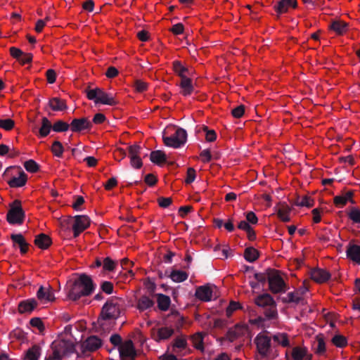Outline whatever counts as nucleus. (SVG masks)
<instances>
[{
	"label": "nucleus",
	"mask_w": 360,
	"mask_h": 360,
	"mask_svg": "<svg viewBox=\"0 0 360 360\" xmlns=\"http://www.w3.org/2000/svg\"><path fill=\"white\" fill-rule=\"evenodd\" d=\"M94 290V284L91 278L86 275H81L74 284L68 293V297L72 300H77L82 296L89 295Z\"/></svg>",
	"instance_id": "f257e3e1"
},
{
	"label": "nucleus",
	"mask_w": 360,
	"mask_h": 360,
	"mask_svg": "<svg viewBox=\"0 0 360 360\" xmlns=\"http://www.w3.org/2000/svg\"><path fill=\"white\" fill-rule=\"evenodd\" d=\"M122 300L118 297H112L108 301L102 308L98 322L103 325V321L106 320H114L119 317L120 314Z\"/></svg>",
	"instance_id": "f03ea898"
},
{
	"label": "nucleus",
	"mask_w": 360,
	"mask_h": 360,
	"mask_svg": "<svg viewBox=\"0 0 360 360\" xmlns=\"http://www.w3.org/2000/svg\"><path fill=\"white\" fill-rule=\"evenodd\" d=\"M86 96L89 100H94L96 103H102L109 105H115L117 103L115 97L110 96L100 88L87 89Z\"/></svg>",
	"instance_id": "7ed1b4c3"
},
{
	"label": "nucleus",
	"mask_w": 360,
	"mask_h": 360,
	"mask_svg": "<svg viewBox=\"0 0 360 360\" xmlns=\"http://www.w3.org/2000/svg\"><path fill=\"white\" fill-rule=\"evenodd\" d=\"M25 218V212L21 205V202L15 200L10 205V209L7 213L6 219L11 224H21Z\"/></svg>",
	"instance_id": "20e7f679"
},
{
	"label": "nucleus",
	"mask_w": 360,
	"mask_h": 360,
	"mask_svg": "<svg viewBox=\"0 0 360 360\" xmlns=\"http://www.w3.org/2000/svg\"><path fill=\"white\" fill-rule=\"evenodd\" d=\"M72 221H73L72 230L75 238L77 237L90 226V219L86 215H77L74 217H69L65 220L67 224H70Z\"/></svg>",
	"instance_id": "39448f33"
},
{
	"label": "nucleus",
	"mask_w": 360,
	"mask_h": 360,
	"mask_svg": "<svg viewBox=\"0 0 360 360\" xmlns=\"http://www.w3.org/2000/svg\"><path fill=\"white\" fill-rule=\"evenodd\" d=\"M267 278L269 289L273 293H278L284 290L285 284L280 276L278 271L269 269L267 271Z\"/></svg>",
	"instance_id": "423d86ee"
},
{
	"label": "nucleus",
	"mask_w": 360,
	"mask_h": 360,
	"mask_svg": "<svg viewBox=\"0 0 360 360\" xmlns=\"http://www.w3.org/2000/svg\"><path fill=\"white\" fill-rule=\"evenodd\" d=\"M68 344L64 340L55 341L51 347V353L45 360H62L68 353Z\"/></svg>",
	"instance_id": "0eeeda50"
},
{
	"label": "nucleus",
	"mask_w": 360,
	"mask_h": 360,
	"mask_svg": "<svg viewBox=\"0 0 360 360\" xmlns=\"http://www.w3.org/2000/svg\"><path fill=\"white\" fill-rule=\"evenodd\" d=\"M259 355L264 358L269 356L271 352V338L262 333L257 335L255 340Z\"/></svg>",
	"instance_id": "6e6552de"
},
{
	"label": "nucleus",
	"mask_w": 360,
	"mask_h": 360,
	"mask_svg": "<svg viewBox=\"0 0 360 360\" xmlns=\"http://www.w3.org/2000/svg\"><path fill=\"white\" fill-rule=\"evenodd\" d=\"M186 138L187 134L186 131L179 128L173 136L163 137V141L167 146L179 148L186 142Z\"/></svg>",
	"instance_id": "1a4fd4ad"
},
{
	"label": "nucleus",
	"mask_w": 360,
	"mask_h": 360,
	"mask_svg": "<svg viewBox=\"0 0 360 360\" xmlns=\"http://www.w3.org/2000/svg\"><path fill=\"white\" fill-rule=\"evenodd\" d=\"M122 360H134L136 353L131 340H127L119 348Z\"/></svg>",
	"instance_id": "9d476101"
},
{
	"label": "nucleus",
	"mask_w": 360,
	"mask_h": 360,
	"mask_svg": "<svg viewBox=\"0 0 360 360\" xmlns=\"http://www.w3.org/2000/svg\"><path fill=\"white\" fill-rule=\"evenodd\" d=\"M248 333V328L247 326L237 324L233 328H231L228 330L225 338L230 342H233L245 335Z\"/></svg>",
	"instance_id": "9b49d317"
},
{
	"label": "nucleus",
	"mask_w": 360,
	"mask_h": 360,
	"mask_svg": "<svg viewBox=\"0 0 360 360\" xmlns=\"http://www.w3.org/2000/svg\"><path fill=\"white\" fill-rule=\"evenodd\" d=\"M102 345V340L96 335H92L86 338L82 343V350L83 352H94L99 349Z\"/></svg>",
	"instance_id": "f8f14e48"
},
{
	"label": "nucleus",
	"mask_w": 360,
	"mask_h": 360,
	"mask_svg": "<svg viewBox=\"0 0 360 360\" xmlns=\"http://www.w3.org/2000/svg\"><path fill=\"white\" fill-rule=\"evenodd\" d=\"M37 297L42 303L53 302L56 300L53 289L50 286H40L37 292Z\"/></svg>",
	"instance_id": "ddd939ff"
},
{
	"label": "nucleus",
	"mask_w": 360,
	"mask_h": 360,
	"mask_svg": "<svg viewBox=\"0 0 360 360\" xmlns=\"http://www.w3.org/2000/svg\"><path fill=\"white\" fill-rule=\"evenodd\" d=\"M307 288L304 287L297 290L292 292H289L284 301L289 303H295L296 304L304 303V293L307 292Z\"/></svg>",
	"instance_id": "4468645a"
},
{
	"label": "nucleus",
	"mask_w": 360,
	"mask_h": 360,
	"mask_svg": "<svg viewBox=\"0 0 360 360\" xmlns=\"http://www.w3.org/2000/svg\"><path fill=\"white\" fill-rule=\"evenodd\" d=\"M311 278L318 283H323L326 282L330 278V273L322 269H314L311 271Z\"/></svg>",
	"instance_id": "2eb2a0df"
},
{
	"label": "nucleus",
	"mask_w": 360,
	"mask_h": 360,
	"mask_svg": "<svg viewBox=\"0 0 360 360\" xmlns=\"http://www.w3.org/2000/svg\"><path fill=\"white\" fill-rule=\"evenodd\" d=\"M276 209L277 211V215L281 221L287 222L290 220L289 214L292 209L287 203L279 202L276 206Z\"/></svg>",
	"instance_id": "dca6fc26"
},
{
	"label": "nucleus",
	"mask_w": 360,
	"mask_h": 360,
	"mask_svg": "<svg viewBox=\"0 0 360 360\" xmlns=\"http://www.w3.org/2000/svg\"><path fill=\"white\" fill-rule=\"evenodd\" d=\"M91 126V122L86 117L74 119L70 124L71 130L74 132H78L86 129H89Z\"/></svg>",
	"instance_id": "f3484780"
},
{
	"label": "nucleus",
	"mask_w": 360,
	"mask_h": 360,
	"mask_svg": "<svg viewBox=\"0 0 360 360\" xmlns=\"http://www.w3.org/2000/svg\"><path fill=\"white\" fill-rule=\"evenodd\" d=\"M195 297L201 301L208 302L212 297V290L209 285L198 287L195 290Z\"/></svg>",
	"instance_id": "a211bd4d"
},
{
	"label": "nucleus",
	"mask_w": 360,
	"mask_h": 360,
	"mask_svg": "<svg viewBox=\"0 0 360 360\" xmlns=\"http://www.w3.org/2000/svg\"><path fill=\"white\" fill-rule=\"evenodd\" d=\"M353 195V191H349L342 195L335 196L333 199V202L336 206L339 207H343L348 201H350L352 203H354L352 199Z\"/></svg>",
	"instance_id": "6ab92c4d"
},
{
	"label": "nucleus",
	"mask_w": 360,
	"mask_h": 360,
	"mask_svg": "<svg viewBox=\"0 0 360 360\" xmlns=\"http://www.w3.org/2000/svg\"><path fill=\"white\" fill-rule=\"evenodd\" d=\"M51 238L45 233H40L35 237L34 244L39 248L46 250L51 245Z\"/></svg>",
	"instance_id": "aec40b11"
},
{
	"label": "nucleus",
	"mask_w": 360,
	"mask_h": 360,
	"mask_svg": "<svg viewBox=\"0 0 360 360\" xmlns=\"http://www.w3.org/2000/svg\"><path fill=\"white\" fill-rule=\"evenodd\" d=\"M37 302L34 299L22 301L18 304V311L20 314L31 312L37 307Z\"/></svg>",
	"instance_id": "412c9836"
},
{
	"label": "nucleus",
	"mask_w": 360,
	"mask_h": 360,
	"mask_svg": "<svg viewBox=\"0 0 360 360\" xmlns=\"http://www.w3.org/2000/svg\"><path fill=\"white\" fill-rule=\"evenodd\" d=\"M179 86L181 88V94L184 96L190 95L193 91L192 80L188 77H182Z\"/></svg>",
	"instance_id": "4be33fe9"
},
{
	"label": "nucleus",
	"mask_w": 360,
	"mask_h": 360,
	"mask_svg": "<svg viewBox=\"0 0 360 360\" xmlns=\"http://www.w3.org/2000/svg\"><path fill=\"white\" fill-rule=\"evenodd\" d=\"M313 348L314 352L318 355H323L326 352V343L322 334L316 335L313 344Z\"/></svg>",
	"instance_id": "5701e85b"
},
{
	"label": "nucleus",
	"mask_w": 360,
	"mask_h": 360,
	"mask_svg": "<svg viewBox=\"0 0 360 360\" xmlns=\"http://www.w3.org/2000/svg\"><path fill=\"white\" fill-rule=\"evenodd\" d=\"M172 352L177 353L187 347V341L184 335L176 337L172 343Z\"/></svg>",
	"instance_id": "b1692460"
},
{
	"label": "nucleus",
	"mask_w": 360,
	"mask_h": 360,
	"mask_svg": "<svg viewBox=\"0 0 360 360\" xmlns=\"http://www.w3.org/2000/svg\"><path fill=\"white\" fill-rule=\"evenodd\" d=\"M297 3L296 0H281L278 3L276 10L278 13H286L290 7L296 8Z\"/></svg>",
	"instance_id": "393cba45"
},
{
	"label": "nucleus",
	"mask_w": 360,
	"mask_h": 360,
	"mask_svg": "<svg viewBox=\"0 0 360 360\" xmlns=\"http://www.w3.org/2000/svg\"><path fill=\"white\" fill-rule=\"evenodd\" d=\"M27 181V176L24 172H20L18 177H13L8 181L11 188L22 187L25 185Z\"/></svg>",
	"instance_id": "a878e982"
},
{
	"label": "nucleus",
	"mask_w": 360,
	"mask_h": 360,
	"mask_svg": "<svg viewBox=\"0 0 360 360\" xmlns=\"http://www.w3.org/2000/svg\"><path fill=\"white\" fill-rule=\"evenodd\" d=\"M11 238L19 245L22 254H25L28 251L29 244L25 241L22 234H12Z\"/></svg>",
	"instance_id": "bb28decb"
},
{
	"label": "nucleus",
	"mask_w": 360,
	"mask_h": 360,
	"mask_svg": "<svg viewBox=\"0 0 360 360\" xmlns=\"http://www.w3.org/2000/svg\"><path fill=\"white\" fill-rule=\"evenodd\" d=\"M49 105L54 111L65 110L68 108L65 101L57 97L50 99Z\"/></svg>",
	"instance_id": "cd10ccee"
},
{
	"label": "nucleus",
	"mask_w": 360,
	"mask_h": 360,
	"mask_svg": "<svg viewBox=\"0 0 360 360\" xmlns=\"http://www.w3.org/2000/svg\"><path fill=\"white\" fill-rule=\"evenodd\" d=\"M255 302L257 305L259 307H266V306H271L274 305V300L272 298V297L269 294H264L262 295L258 296L255 300Z\"/></svg>",
	"instance_id": "c85d7f7f"
},
{
	"label": "nucleus",
	"mask_w": 360,
	"mask_h": 360,
	"mask_svg": "<svg viewBox=\"0 0 360 360\" xmlns=\"http://www.w3.org/2000/svg\"><path fill=\"white\" fill-rule=\"evenodd\" d=\"M348 257L352 261L360 264V246L356 245H351L347 250Z\"/></svg>",
	"instance_id": "c756f323"
},
{
	"label": "nucleus",
	"mask_w": 360,
	"mask_h": 360,
	"mask_svg": "<svg viewBox=\"0 0 360 360\" xmlns=\"http://www.w3.org/2000/svg\"><path fill=\"white\" fill-rule=\"evenodd\" d=\"M154 302L153 301L148 297V296H141L138 300H137V308L140 311H144L148 308H150L153 306Z\"/></svg>",
	"instance_id": "7c9ffc66"
},
{
	"label": "nucleus",
	"mask_w": 360,
	"mask_h": 360,
	"mask_svg": "<svg viewBox=\"0 0 360 360\" xmlns=\"http://www.w3.org/2000/svg\"><path fill=\"white\" fill-rule=\"evenodd\" d=\"M158 307L161 311H167L170 305V298L163 294L157 295Z\"/></svg>",
	"instance_id": "2f4dec72"
},
{
	"label": "nucleus",
	"mask_w": 360,
	"mask_h": 360,
	"mask_svg": "<svg viewBox=\"0 0 360 360\" xmlns=\"http://www.w3.org/2000/svg\"><path fill=\"white\" fill-rule=\"evenodd\" d=\"M314 201L311 197L308 195H303L302 197L298 196L297 198L295 205L300 207H311L314 206Z\"/></svg>",
	"instance_id": "473e14b6"
},
{
	"label": "nucleus",
	"mask_w": 360,
	"mask_h": 360,
	"mask_svg": "<svg viewBox=\"0 0 360 360\" xmlns=\"http://www.w3.org/2000/svg\"><path fill=\"white\" fill-rule=\"evenodd\" d=\"M244 257L247 261L253 262L258 259L259 251L252 247L247 248L244 252Z\"/></svg>",
	"instance_id": "72a5a7b5"
},
{
	"label": "nucleus",
	"mask_w": 360,
	"mask_h": 360,
	"mask_svg": "<svg viewBox=\"0 0 360 360\" xmlns=\"http://www.w3.org/2000/svg\"><path fill=\"white\" fill-rule=\"evenodd\" d=\"M273 340L278 345H281L283 347L290 346V341L286 333H278L274 335L273 336Z\"/></svg>",
	"instance_id": "f704fd0d"
},
{
	"label": "nucleus",
	"mask_w": 360,
	"mask_h": 360,
	"mask_svg": "<svg viewBox=\"0 0 360 360\" xmlns=\"http://www.w3.org/2000/svg\"><path fill=\"white\" fill-rule=\"evenodd\" d=\"M150 160L155 164L160 165L166 161V155L161 150L153 151L150 153Z\"/></svg>",
	"instance_id": "c9c22d12"
},
{
	"label": "nucleus",
	"mask_w": 360,
	"mask_h": 360,
	"mask_svg": "<svg viewBox=\"0 0 360 360\" xmlns=\"http://www.w3.org/2000/svg\"><path fill=\"white\" fill-rule=\"evenodd\" d=\"M39 356L40 347L37 345H34L27 351L25 360H38Z\"/></svg>",
	"instance_id": "e433bc0d"
},
{
	"label": "nucleus",
	"mask_w": 360,
	"mask_h": 360,
	"mask_svg": "<svg viewBox=\"0 0 360 360\" xmlns=\"http://www.w3.org/2000/svg\"><path fill=\"white\" fill-rule=\"evenodd\" d=\"M52 127L51 122L46 117L41 119V127L39 130V135L42 137L46 136Z\"/></svg>",
	"instance_id": "4c0bfd02"
},
{
	"label": "nucleus",
	"mask_w": 360,
	"mask_h": 360,
	"mask_svg": "<svg viewBox=\"0 0 360 360\" xmlns=\"http://www.w3.org/2000/svg\"><path fill=\"white\" fill-rule=\"evenodd\" d=\"M169 277L174 282H182L187 279L188 274L186 272L179 270H174L171 272Z\"/></svg>",
	"instance_id": "58836bf2"
},
{
	"label": "nucleus",
	"mask_w": 360,
	"mask_h": 360,
	"mask_svg": "<svg viewBox=\"0 0 360 360\" xmlns=\"http://www.w3.org/2000/svg\"><path fill=\"white\" fill-rule=\"evenodd\" d=\"M174 334V329L167 327L159 328L158 330V340H167Z\"/></svg>",
	"instance_id": "ea45409f"
},
{
	"label": "nucleus",
	"mask_w": 360,
	"mask_h": 360,
	"mask_svg": "<svg viewBox=\"0 0 360 360\" xmlns=\"http://www.w3.org/2000/svg\"><path fill=\"white\" fill-rule=\"evenodd\" d=\"M173 70L181 77V79H182V77H186V72H188V70L178 60L173 63Z\"/></svg>",
	"instance_id": "a19ab883"
},
{
	"label": "nucleus",
	"mask_w": 360,
	"mask_h": 360,
	"mask_svg": "<svg viewBox=\"0 0 360 360\" xmlns=\"http://www.w3.org/2000/svg\"><path fill=\"white\" fill-rule=\"evenodd\" d=\"M191 340L192 341V344L194 347H195L198 349L202 350L203 349V345H202V335L201 333H198L194 334L191 337Z\"/></svg>",
	"instance_id": "79ce46f5"
},
{
	"label": "nucleus",
	"mask_w": 360,
	"mask_h": 360,
	"mask_svg": "<svg viewBox=\"0 0 360 360\" xmlns=\"http://www.w3.org/2000/svg\"><path fill=\"white\" fill-rule=\"evenodd\" d=\"M307 354V350L304 348L296 347L292 350V357L294 360H302Z\"/></svg>",
	"instance_id": "37998d69"
},
{
	"label": "nucleus",
	"mask_w": 360,
	"mask_h": 360,
	"mask_svg": "<svg viewBox=\"0 0 360 360\" xmlns=\"http://www.w3.org/2000/svg\"><path fill=\"white\" fill-rule=\"evenodd\" d=\"M347 23L342 21H335L330 25V28L339 34H342L345 32Z\"/></svg>",
	"instance_id": "c03bdc74"
},
{
	"label": "nucleus",
	"mask_w": 360,
	"mask_h": 360,
	"mask_svg": "<svg viewBox=\"0 0 360 360\" xmlns=\"http://www.w3.org/2000/svg\"><path fill=\"white\" fill-rule=\"evenodd\" d=\"M52 153L57 157H61L63 153V146L60 141H56L51 146Z\"/></svg>",
	"instance_id": "a18cd8bd"
},
{
	"label": "nucleus",
	"mask_w": 360,
	"mask_h": 360,
	"mask_svg": "<svg viewBox=\"0 0 360 360\" xmlns=\"http://www.w3.org/2000/svg\"><path fill=\"white\" fill-rule=\"evenodd\" d=\"M69 127L70 124L61 120L57 121L52 126L53 131L57 132L66 131Z\"/></svg>",
	"instance_id": "49530a36"
},
{
	"label": "nucleus",
	"mask_w": 360,
	"mask_h": 360,
	"mask_svg": "<svg viewBox=\"0 0 360 360\" xmlns=\"http://www.w3.org/2000/svg\"><path fill=\"white\" fill-rule=\"evenodd\" d=\"M15 127V122L11 119L0 120V128L6 131H11Z\"/></svg>",
	"instance_id": "de8ad7c7"
},
{
	"label": "nucleus",
	"mask_w": 360,
	"mask_h": 360,
	"mask_svg": "<svg viewBox=\"0 0 360 360\" xmlns=\"http://www.w3.org/2000/svg\"><path fill=\"white\" fill-rule=\"evenodd\" d=\"M24 167L27 172L35 173L39 170V165L32 160L25 162Z\"/></svg>",
	"instance_id": "09e8293b"
},
{
	"label": "nucleus",
	"mask_w": 360,
	"mask_h": 360,
	"mask_svg": "<svg viewBox=\"0 0 360 360\" xmlns=\"http://www.w3.org/2000/svg\"><path fill=\"white\" fill-rule=\"evenodd\" d=\"M332 342L336 347H343L347 345V340L343 335H337L333 338Z\"/></svg>",
	"instance_id": "8fccbe9b"
},
{
	"label": "nucleus",
	"mask_w": 360,
	"mask_h": 360,
	"mask_svg": "<svg viewBox=\"0 0 360 360\" xmlns=\"http://www.w3.org/2000/svg\"><path fill=\"white\" fill-rule=\"evenodd\" d=\"M116 262L111 259L110 257L104 259L103 262V267L105 270L112 271L115 269Z\"/></svg>",
	"instance_id": "3c124183"
},
{
	"label": "nucleus",
	"mask_w": 360,
	"mask_h": 360,
	"mask_svg": "<svg viewBox=\"0 0 360 360\" xmlns=\"http://www.w3.org/2000/svg\"><path fill=\"white\" fill-rule=\"evenodd\" d=\"M141 148L138 145H133L129 147V155L130 160L139 158Z\"/></svg>",
	"instance_id": "603ef678"
},
{
	"label": "nucleus",
	"mask_w": 360,
	"mask_h": 360,
	"mask_svg": "<svg viewBox=\"0 0 360 360\" xmlns=\"http://www.w3.org/2000/svg\"><path fill=\"white\" fill-rule=\"evenodd\" d=\"M240 308V304L239 302L231 301L229 303V305L226 308V314L228 317L231 316L233 312Z\"/></svg>",
	"instance_id": "864d4df0"
},
{
	"label": "nucleus",
	"mask_w": 360,
	"mask_h": 360,
	"mask_svg": "<svg viewBox=\"0 0 360 360\" xmlns=\"http://www.w3.org/2000/svg\"><path fill=\"white\" fill-rule=\"evenodd\" d=\"M349 219L354 223H360V210L352 208L349 213Z\"/></svg>",
	"instance_id": "5fc2aeb1"
},
{
	"label": "nucleus",
	"mask_w": 360,
	"mask_h": 360,
	"mask_svg": "<svg viewBox=\"0 0 360 360\" xmlns=\"http://www.w3.org/2000/svg\"><path fill=\"white\" fill-rule=\"evenodd\" d=\"M245 112V106L240 105L231 110V114L235 118H240Z\"/></svg>",
	"instance_id": "6e6d98bb"
},
{
	"label": "nucleus",
	"mask_w": 360,
	"mask_h": 360,
	"mask_svg": "<svg viewBox=\"0 0 360 360\" xmlns=\"http://www.w3.org/2000/svg\"><path fill=\"white\" fill-rule=\"evenodd\" d=\"M264 314L269 319H276L277 317L276 304L274 303V305L269 306V308L265 311Z\"/></svg>",
	"instance_id": "4d7b16f0"
},
{
	"label": "nucleus",
	"mask_w": 360,
	"mask_h": 360,
	"mask_svg": "<svg viewBox=\"0 0 360 360\" xmlns=\"http://www.w3.org/2000/svg\"><path fill=\"white\" fill-rule=\"evenodd\" d=\"M30 325L39 329L40 332L44 330V326L42 321L39 318H33L30 320Z\"/></svg>",
	"instance_id": "13d9d810"
},
{
	"label": "nucleus",
	"mask_w": 360,
	"mask_h": 360,
	"mask_svg": "<svg viewBox=\"0 0 360 360\" xmlns=\"http://www.w3.org/2000/svg\"><path fill=\"white\" fill-rule=\"evenodd\" d=\"M134 86H135L136 91L137 92L141 93L147 89L148 84H147V83L144 82L142 80L137 79L134 82Z\"/></svg>",
	"instance_id": "bf43d9fd"
},
{
	"label": "nucleus",
	"mask_w": 360,
	"mask_h": 360,
	"mask_svg": "<svg viewBox=\"0 0 360 360\" xmlns=\"http://www.w3.org/2000/svg\"><path fill=\"white\" fill-rule=\"evenodd\" d=\"M172 202V199L171 198H158V202L160 207L165 208L169 207Z\"/></svg>",
	"instance_id": "052dcab7"
},
{
	"label": "nucleus",
	"mask_w": 360,
	"mask_h": 360,
	"mask_svg": "<svg viewBox=\"0 0 360 360\" xmlns=\"http://www.w3.org/2000/svg\"><path fill=\"white\" fill-rule=\"evenodd\" d=\"M195 178V171L193 168L189 167L187 169L186 179L185 180L186 184L192 183Z\"/></svg>",
	"instance_id": "680f3d73"
},
{
	"label": "nucleus",
	"mask_w": 360,
	"mask_h": 360,
	"mask_svg": "<svg viewBox=\"0 0 360 360\" xmlns=\"http://www.w3.org/2000/svg\"><path fill=\"white\" fill-rule=\"evenodd\" d=\"M49 20H50L49 17H46V18L44 20H37L35 27H34V30L37 33H40L43 30L44 27L46 25V21H49Z\"/></svg>",
	"instance_id": "e2e57ef3"
},
{
	"label": "nucleus",
	"mask_w": 360,
	"mask_h": 360,
	"mask_svg": "<svg viewBox=\"0 0 360 360\" xmlns=\"http://www.w3.org/2000/svg\"><path fill=\"white\" fill-rule=\"evenodd\" d=\"M46 76L47 82L49 84H53L56 82V73L55 70H53V69L48 70L46 71Z\"/></svg>",
	"instance_id": "0e129e2a"
},
{
	"label": "nucleus",
	"mask_w": 360,
	"mask_h": 360,
	"mask_svg": "<svg viewBox=\"0 0 360 360\" xmlns=\"http://www.w3.org/2000/svg\"><path fill=\"white\" fill-rule=\"evenodd\" d=\"M200 157L203 162H208L212 159V155L210 150L208 149L203 150L200 154Z\"/></svg>",
	"instance_id": "69168bd1"
},
{
	"label": "nucleus",
	"mask_w": 360,
	"mask_h": 360,
	"mask_svg": "<svg viewBox=\"0 0 360 360\" xmlns=\"http://www.w3.org/2000/svg\"><path fill=\"white\" fill-rule=\"evenodd\" d=\"M322 209L315 208L312 210L313 221L314 223H319L321 220V214L322 213Z\"/></svg>",
	"instance_id": "338daca9"
},
{
	"label": "nucleus",
	"mask_w": 360,
	"mask_h": 360,
	"mask_svg": "<svg viewBox=\"0 0 360 360\" xmlns=\"http://www.w3.org/2000/svg\"><path fill=\"white\" fill-rule=\"evenodd\" d=\"M102 290L107 294H111L113 290V285L109 281H105L101 285Z\"/></svg>",
	"instance_id": "774afa93"
}]
</instances>
